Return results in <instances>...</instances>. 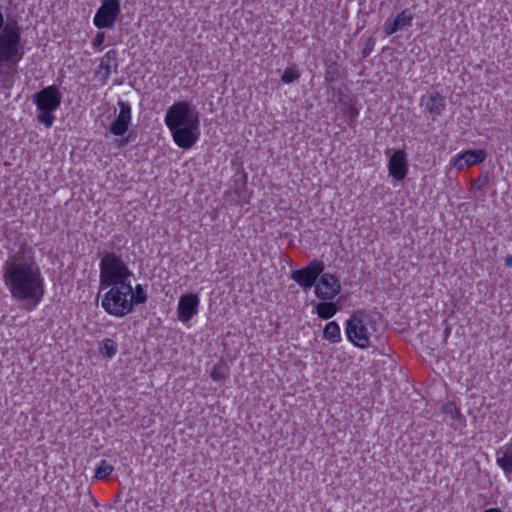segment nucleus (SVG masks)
Masks as SVG:
<instances>
[{
    "label": "nucleus",
    "mask_w": 512,
    "mask_h": 512,
    "mask_svg": "<svg viewBox=\"0 0 512 512\" xmlns=\"http://www.w3.org/2000/svg\"><path fill=\"white\" fill-rule=\"evenodd\" d=\"M484 512H502L499 508H489L485 510Z\"/></svg>",
    "instance_id": "obj_34"
},
{
    "label": "nucleus",
    "mask_w": 512,
    "mask_h": 512,
    "mask_svg": "<svg viewBox=\"0 0 512 512\" xmlns=\"http://www.w3.org/2000/svg\"><path fill=\"white\" fill-rule=\"evenodd\" d=\"M130 299L132 300V310L134 311V306L138 304H143L147 301V293L145 292L143 286L141 284H137L134 288L131 286V294Z\"/></svg>",
    "instance_id": "obj_22"
},
{
    "label": "nucleus",
    "mask_w": 512,
    "mask_h": 512,
    "mask_svg": "<svg viewBox=\"0 0 512 512\" xmlns=\"http://www.w3.org/2000/svg\"><path fill=\"white\" fill-rule=\"evenodd\" d=\"M340 291L339 279L334 274L322 272L318 283L315 285V295L321 300H333Z\"/></svg>",
    "instance_id": "obj_10"
},
{
    "label": "nucleus",
    "mask_w": 512,
    "mask_h": 512,
    "mask_svg": "<svg viewBox=\"0 0 512 512\" xmlns=\"http://www.w3.org/2000/svg\"><path fill=\"white\" fill-rule=\"evenodd\" d=\"M4 284L17 302H24L28 310L35 309L45 294L40 268L20 253L10 255L2 265Z\"/></svg>",
    "instance_id": "obj_1"
},
{
    "label": "nucleus",
    "mask_w": 512,
    "mask_h": 512,
    "mask_svg": "<svg viewBox=\"0 0 512 512\" xmlns=\"http://www.w3.org/2000/svg\"><path fill=\"white\" fill-rule=\"evenodd\" d=\"M332 300H322L315 306V312L321 319H330L338 311V306Z\"/></svg>",
    "instance_id": "obj_19"
},
{
    "label": "nucleus",
    "mask_w": 512,
    "mask_h": 512,
    "mask_svg": "<svg viewBox=\"0 0 512 512\" xmlns=\"http://www.w3.org/2000/svg\"><path fill=\"white\" fill-rule=\"evenodd\" d=\"M323 338L332 344L341 341L340 327L335 321L328 322L323 330Z\"/></svg>",
    "instance_id": "obj_20"
},
{
    "label": "nucleus",
    "mask_w": 512,
    "mask_h": 512,
    "mask_svg": "<svg viewBox=\"0 0 512 512\" xmlns=\"http://www.w3.org/2000/svg\"><path fill=\"white\" fill-rule=\"evenodd\" d=\"M62 101V94L56 85L47 86L33 95V102L39 111L37 120L46 128H50L55 120L53 112Z\"/></svg>",
    "instance_id": "obj_6"
},
{
    "label": "nucleus",
    "mask_w": 512,
    "mask_h": 512,
    "mask_svg": "<svg viewBox=\"0 0 512 512\" xmlns=\"http://www.w3.org/2000/svg\"><path fill=\"white\" fill-rule=\"evenodd\" d=\"M359 112H358V109L353 107V106H349L348 107V110H347V115L349 116L350 118V122H349V125L351 126L353 124V122L355 121V119L357 118Z\"/></svg>",
    "instance_id": "obj_30"
},
{
    "label": "nucleus",
    "mask_w": 512,
    "mask_h": 512,
    "mask_svg": "<svg viewBox=\"0 0 512 512\" xmlns=\"http://www.w3.org/2000/svg\"><path fill=\"white\" fill-rule=\"evenodd\" d=\"M118 67V51L116 49H110L100 58L95 77L104 85L107 83L112 72H118Z\"/></svg>",
    "instance_id": "obj_11"
},
{
    "label": "nucleus",
    "mask_w": 512,
    "mask_h": 512,
    "mask_svg": "<svg viewBox=\"0 0 512 512\" xmlns=\"http://www.w3.org/2000/svg\"><path fill=\"white\" fill-rule=\"evenodd\" d=\"M496 463L506 475L512 474V442L496 451Z\"/></svg>",
    "instance_id": "obj_18"
},
{
    "label": "nucleus",
    "mask_w": 512,
    "mask_h": 512,
    "mask_svg": "<svg viewBox=\"0 0 512 512\" xmlns=\"http://www.w3.org/2000/svg\"><path fill=\"white\" fill-rule=\"evenodd\" d=\"M487 182H488V177H487V175H485L483 177L477 178L474 181V186H476L477 189H482L486 186Z\"/></svg>",
    "instance_id": "obj_31"
},
{
    "label": "nucleus",
    "mask_w": 512,
    "mask_h": 512,
    "mask_svg": "<svg viewBox=\"0 0 512 512\" xmlns=\"http://www.w3.org/2000/svg\"><path fill=\"white\" fill-rule=\"evenodd\" d=\"M420 105L436 120L446 109V98L437 91L428 92L421 97Z\"/></svg>",
    "instance_id": "obj_14"
},
{
    "label": "nucleus",
    "mask_w": 512,
    "mask_h": 512,
    "mask_svg": "<svg viewBox=\"0 0 512 512\" xmlns=\"http://www.w3.org/2000/svg\"><path fill=\"white\" fill-rule=\"evenodd\" d=\"M412 21V13L408 9H405L393 20L388 19L383 26V30L386 35H392L403 28L410 27L412 25Z\"/></svg>",
    "instance_id": "obj_17"
},
{
    "label": "nucleus",
    "mask_w": 512,
    "mask_h": 512,
    "mask_svg": "<svg viewBox=\"0 0 512 512\" xmlns=\"http://www.w3.org/2000/svg\"><path fill=\"white\" fill-rule=\"evenodd\" d=\"M299 78H300V72L295 66H293V67H288L284 70V72L281 76V81L285 84H290V83L298 80Z\"/></svg>",
    "instance_id": "obj_26"
},
{
    "label": "nucleus",
    "mask_w": 512,
    "mask_h": 512,
    "mask_svg": "<svg viewBox=\"0 0 512 512\" xmlns=\"http://www.w3.org/2000/svg\"><path fill=\"white\" fill-rule=\"evenodd\" d=\"M99 282L102 288L112 284L131 283L132 271L122 256L115 252H106L99 264Z\"/></svg>",
    "instance_id": "obj_4"
},
{
    "label": "nucleus",
    "mask_w": 512,
    "mask_h": 512,
    "mask_svg": "<svg viewBox=\"0 0 512 512\" xmlns=\"http://www.w3.org/2000/svg\"><path fill=\"white\" fill-rule=\"evenodd\" d=\"M324 268V263L315 259L310 261L307 266L292 271L291 278L304 290H307L316 285V280L320 277Z\"/></svg>",
    "instance_id": "obj_9"
},
{
    "label": "nucleus",
    "mask_w": 512,
    "mask_h": 512,
    "mask_svg": "<svg viewBox=\"0 0 512 512\" xmlns=\"http://www.w3.org/2000/svg\"><path fill=\"white\" fill-rule=\"evenodd\" d=\"M113 470L114 468L112 465H110L106 460H101L95 469L94 478L97 480L105 479L112 473Z\"/></svg>",
    "instance_id": "obj_25"
},
{
    "label": "nucleus",
    "mask_w": 512,
    "mask_h": 512,
    "mask_svg": "<svg viewBox=\"0 0 512 512\" xmlns=\"http://www.w3.org/2000/svg\"><path fill=\"white\" fill-rule=\"evenodd\" d=\"M346 336L359 348H367L370 344L366 323L362 315L354 314L346 321Z\"/></svg>",
    "instance_id": "obj_8"
},
{
    "label": "nucleus",
    "mask_w": 512,
    "mask_h": 512,
    "mask_svg": "<svg viewBox=\"0 0 512 512\" xmlns=\"http://www.w3.org/2000/svg\"><path fill=\"white\" fill-rule=\"evenodd\" d=\"M340 77V71L337 64L333 63L328 66L325 72V79L330 82L336 81Z\"/></svg>",
    "instance_id": "obj_27"
},
{
    "label": "nucleus",
    "mask_w": 512,
    "mask_h": 512,
    "mask_svg": "<svg viewBox=\"0 0 512 512\" xmlns=\"http://www.w3.org/2000/svg\"><path fill=\"white\" fill-rule=\"evenodd\" d=\"M375 46V39L373 37H369L365 42V47L362 50L363 57H367L373 50Z\"/></svg>",
    "instance_id": "obj_28"
},
{
    "label": "nucleus",
    "mask_w": 512,
    "mask_h": 512,
    "mask_svg": "<svg viewBox=\"0 0 512 512\" xmlns=\"http://www.w3.org/2000/svg\"><path fill=\"white\" fill-rule=\"evenodd\" d=\"M120 13L121 6L118 0H102L94 15L93 24L98 29H113Z\"/></svg>",
    "instance_id": "obj_7"
},
{
    "label": "nucleus",
    "mask_w": 512,
    "mask_h": 512,
    "mask_svg": "<svg viewBox=\"0 0 512 512\" xmlns=\"http://www.w3.org/2000/svg\"><path fill=\"white\" fill-rule=\"evenodd\" d=\"M228 372L229 368L227 364L220 361L213 366L210 376L214 381L222 382L227 378Z\"/></svg>",
    "instance_id": "obj_23"
},
{
    "label": "nucleus",
    "mask_w": 512,
    "mask_h": 512,
    "mask_svg": "<svg viewBox=\"0 0 512 512\" xmlns=\"http://www.w3.org/2000/svg\"><path fill=\"white\" fill-rule=\"evenodd\" d=\"M105 40L104 32H98L93 39L92 46L94 49H100Z\"/></svg>",
    "instance_id": "obj_29"
},
{
    "label": "nucleus",
    "mask_w": 512,
    "mask_h": 512,
    "mask_svg": "<svg viewBox=\"0 0 512 512\" xmlns=\"http://www.w3.org/2000/svg\"><path fill=\"white\" fill-rule=\"evenodd\" d=\"M109 287L101 301L104 311L118 318L132 313L131 283L112 284Z\"/></svg>",
    "instance_id": "obj_5"
},
{
    "label": "nucleus",
    "mask_w": 512,
    "mask_h": 512,
    "mask_svg": "<svg viewBox=\"0 0 512 512\" xmlns=\"http://www.w3.org/2000/svg\"><path fill=\"white\" fill-rule=\"evenodd\" d=\"M23 56L22 29L16 20H8L0 31V84L3 88H12Z\"/></svg>",
    "instance_id": "obj_2"
},
{
    "label": "nucleus",
    "mask_w": 512,
    "mask_h": 512,
    "mask_svg": "<svg viewBox=\"0 0 512 512\" xmlns=\"http://www.w3.org/2000/svg\"><path fill=\"white\" fill-rule=\"evenodd\" d=\"M117 350L118 344L113 339L106 338L100 343L99 351L103 357L111 359L116 355Z\"/></svg>",
    "instance_id": "obj_21"
},
{
    "label": "nucleus",
    "mask_w": 512,
    "mask_h": 512,
    "mask_svg": "<svg viewBox=\"0 0 512 512\" xmlns=\"http://www.w3.org/2000/svg\"><path fill=\"white\" fill-rule=\"evenodd\" d=\"M199 123L197 112L185 101L175 102L165 115L174 142L183 149L191 148L199 139Z\"/></svg>",
    "instance_id": "obj_3"
},
{
    "label": "nucleus",
    "mask_w": 512,
    "mask_h": 512,
    "mask_svg": "<svg viewBox=\"0 0 512 512\" xmlns=\"http://www.w3.org/2000/svg\"><path fill=\"white\" fill-rule=\"evenodd\" d=\"M200 299L197 294L187 293L179 298L177 306L178 319L183 323H188L199 311Z\"/></svg>",
    "instance_id": "obj_12"
},
{
    "label": "nucleus",
    "mask_w": 512,
    "mask_h": 512,
    "mask_svg": "<svg viewBox=\"0 0 512 512\" xmlns=\"http://www.w3.org/2000/svg\"><path fill=\"white\" fill-rule=\"evenodd\" d=\"M408 172L407 155L404 150H396L389 158L388 173L397 181H402Z\"/></svg>",
    "instance_id": "obj_15"
},
{
    "label": "nucleus",
    "mask_w": 512,
    "mask_h": 512,
    "mask_svg": "<svg viewBox=\"0 0 512 512\" xmlns=\"http://www.w3.org/2000/svg\"><path fill=\"white\" fill-rule=\"evenodd\" d=\"M486 158L483 150H467L451 159V164L458 170L482 163Z\"/></svg>",
    "instance_id": "obj_16"
},
{
    "label": "nucleus",
    "mask_w": 512,
    "mask_h": 512,
    "mask_svg": "<svg viewBox=\"0 0 512 512\" xmlns=\"http://www.w3.org/2000/svg\"><path fill=\"white\" fill-rule=\"evenodd\" d=\"M442 412L450 417L452 420L461 421L464 419L463 415L460 412V408L455 404V402H447L441 408Z\"/></svg>",
    "instance_id": "obj_24"
},
{
    "label": "nucleus",
    "mask_w": 512,
    "mask_h": 512,
    "mask_svg": "<svg viewBox=\"0 0 512 512\" xmlns=\"http://www.w3.org/2000/svg\"><path fill=\"white\" fill-rule=\"evenodd\" d=\"M504 264L505 266L507 267H511L512 266V256L511 255H507L504 259Z\"/></svg>",
    "instance_id": "obj_32"
},
{
    "label": "nucleus",
    "mask_w": 512,
    "mask_h": 512,
    "mask_svg": "<svg viewBox=\"0 0 512 512\" xmlns=\"http://www.w3.org/2000/svg\"><path fill=\"white\" fill-rule=\"evenodd\" d=\"M119 113L116 119L110 124L109 131L115 136H123L131 123V105L127 101L118 100Z\"/></svg>",
    "instance_id": "obj_13"
},
{
    "label": "nucleus",
    "mask_w": 512,
    "mask_h": 512,
    "mask_svg": "<svg viewBox=\"0 0 512 512\" xmlns=\"http://www.w3.org/2000/svg\"><path fill=\"white\" fill-rule=\"evenodd\" d=\"M129 141H130V140H129V138H128V137H127V138H125V139H122V140H120L119 146H124V145L128 144V143H129Z\"/></svg>",
    "instance_id": "obj_33"
}]
</instances>
